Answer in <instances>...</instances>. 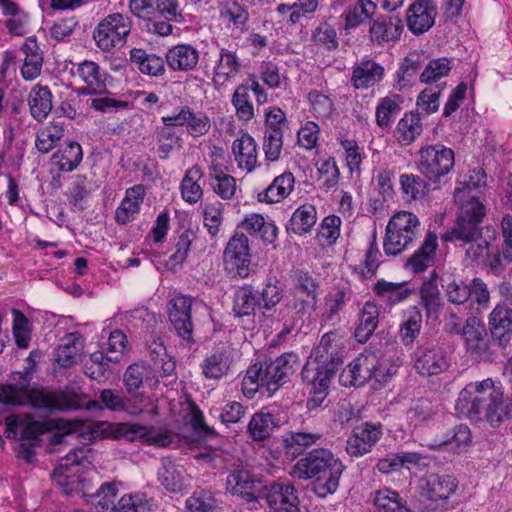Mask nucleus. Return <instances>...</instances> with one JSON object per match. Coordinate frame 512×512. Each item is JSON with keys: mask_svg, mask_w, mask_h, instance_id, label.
Masks as SVG:
<instances>
[{"mask_svg": "<svg viewBox=\"0 0 512 512\" xmlns=\"http://www.w3.org/2000/svg\"><path fill=\"white\" fill-rule=\"evenodd\" d=\"M260 305L259 290H255L251 285L236 290L233 304V311L236 316L251 315L256 307L260 309Z\"/></svg>", "mask_w": 512, "mask_h": 512, "instance_id": "obj_43", "label": "nucleus"}, {"mask_svg": "<svg viewBox=\"0 0 512 512\" xmlns=\"http://www.w3.org/2000/svg\"><path fill=\"white\" fill-rule=\"evenodd\" d=\"M256 480L249 470L235 468L226 477V490L232 495L240 496L246 502L256 500Z\"/></svg>", "mask_w": 512, "mask_h": 512, "instance_id": "obj_23", "label": "nucleus"}, {"mask_svg": "<svg viewBox=\"0 0 512 512\" xmlns=\"http://www.w3.org/2000/svg\"><path fill=\"white\" fill-rule=\"evenodd\" d=\"M471 443V432L466 425H457L450 432L447 433L446 437L440 442L428 444V447L432 450H439L446 445H454L457 453H460L469 446Z\"/></svg>", "mask_w": 512, "mask_h": 512, "instance_id": "obj_50", "label": "nucleus"}, {"mask_svg": "<svg viewBox=\"0 0 512 512\" xmlns=\"http://www.w3.org/2000/svg\"><path fill=\"white\" fill-rule=\"evenodd\" d=\"M186 507L190 512H217L218 503L211 492L200 491L186 500Z\"/></svg>", "mask_w": 512, "mask_h": 512, "instance_id": "obj_64", "label": "nucleus"}, {"mask_svg": "<svg viewBox=\"0 0 512 512\" xmlns=\"http://www.w3.org/2000/svg\"><path fill=\"white\" fill-rule=\"evenodd\" d=\"M201 177L202 172L198 166H194L187 171L181 182V193L186 202L194 204L202 197L203 191L198 184Z\"/></svg>", "mask_w": 512, "mask_h": 512, "instance_id": "obj_55", "label": "nucleus"}, {"mask_svg": "<svg viewBox=\"0 0 512 512\" xmlns=\"http://www.w3.org/2000/svg\"><path fill=\"white\" fill-rule=\"evenodd\" d=\"M379 323V308L372 302H366L360 310L355 338L366 343L373 335Z\"/></svg>", "mask_w": 512, "mask_h": 512, "instance_id": "obj_36", "label": "nucleus"}, {"mask_svg": "<svg viewBox=\"0 0 512 512\" xmlns=\"http://www.w3.org/2000/svg\"><path fill=\"white\" fill-rule=\"evenodd\" d=\"M145 187L141 184L134 185L126 190V195L115 212V219L119 224L132 221L140 212L144 201Z\"/></svg>", "mask_w": 512, "mask_h": 512, "instance_id": "obj_28", "label": "nucleus"}, {"mask_svg": "<svg viewBox=\"0 0 512 512\" xmlns=\"http://www.w3.org/2000/svg\"><path fill=\"white\" fill-rule=\"evenodd\" d=\"M344 470V464L330 449L314 448L294 464L290 475L299 480L313 479L314 492L324 498L336 492Z\"/></svg>", "mask_w": 512, "mask_h": 512, "instance_id": "obj_2", "label": "nucleus"}, {"mask_svg": "<svg viewBox=\"0 0 512 512\" xmlns=\"http://www.w3.org/2000/svg\"><path fill=\"white\" fill-rule=\"evenodd\" d=\"M403 28L402 20L396 16H378L370 26V40L378 45L397 41Z\"/></svg>", "mask_w": 512, "mask_h": 512, "instance_id": "obj_19", "label": "nucleus"}, {"mask_svg": "<svg viewBox=\"0 0 512 512\" xmlns=\"http://www.w3.org/2000/svg\"><path fill=\"white\" fill-rule=\"evenodd\" d=\"M65 134L62 124L51 123L37 132L35 145L39 152L48 153L55 148Z\"/></svg>", "mask_w": 512, "mask_h": 512, "instance_id": "obj_54", "label": "nucleus"}, {"mask_svg": "<svg viewBox=\"0 0 512 512\" xmlns=\"http://www.w3.org/2000/svg\"><path fill=\"white\" fill-rule=\"evenodd\" d=\"M240 227L250 234H258L266 243H273L278 234V229L273 222H266L261 214L252 213L246 215Z\"/></svg>", "mask_w": 512, "mask_h": 512, "instance_id": "obj_40", "label": "nucleus"}, {"mask_svg": "<svg viewBox=\"0 0 512 512\" xmlns=\"http://www.w3.org/2000/svg\"><path fill=\"white\" fill-rule=\"evenodd\" d=\"M151 509V500L140 492L123 495L114 506L115 512H149Z\"/></svg>", "mask_w": 512, "mask_h": 512, "instance_id": "obj_61", "label": "nucleus"}, {"mask_svg": "<svg viewBox=\"0 0 512 512\" xmlns=\"http://www.w3.org/2000/svg\"><path fill=\"white\" fill-rule=\"evenodd\" d=\"M295 178L289 171L277 176L273 182L261 193L258 200L266 203H278L285 199L293 190Z\"/></svg>", "mask_w": 512, "mask_h": 512, "instance_id": "obj_33", "label": "nucleus"}, {"mask_svg": "<svg viewBox=\"0 0 512 512\" xmlns=\"http://www.w3.org/2000/svg\"><path fill=\"white\" fill-rule=\"evenodd\" d=\"M454 152L441 144L429 145L419 150L417 167L423 177L439 188L441 179L454 167Z\"/></svg>", "mask_w": 512, "mask_h": 512, "instance_id": "obj_7", "label": "nucleus"}, {"mask_svg": "<svg viewBox=\"0 0 512 512\" xmlns=\"http://www.w3.org/2000/svg\"><path fill=\"white\" fill-rule=\"evenodd\" d=\"M451 68V60L446 57L430 60L420 75V81L423 83L436 82L447 76Z\"/></svg>", "mask_w": 512, "mask_h": 512, "instance_id": "obj_63", "label": "nucleus"}, {"mask_svg": "<svg viewBox=\"0 0 512 512\" xmlns=\"http://www.w3.org/2000/svg\"><path fill=\"white\" fill-rule=\"evenodd\" d=\"M193 299L180 295L168 303V316L175 334L184 343L191 346L194 343V324L191 316Z\"/></svg>", "mask_w": 512, "mask_h": 512, "instance_id": "obj_10", "label": "nucleus"}, {"mask_svg": "<svg viewBox=\"0 0 512 512\" xmlns=\"http://www.w3.org/2000/svg\"><path fill=\"white\" fill-rule=\"evenodd\" d=\"M461 334L465 338L466 345L471 353L480 359H488V345L485 341V328L477 321L475 317L466 320L465 326L462 328Z\"/></svg>", "mask_w": 512, "mask_h": 512, "instance_id": "obj_29", "label": "nucleus"}, {"mask_svg": "<svg viewBox=\"0 0 512 512\" xmlns=\"http://www.w3.org/2000/svg\"><path fill=\"white\" fill-rule=\"evenodd\" d=\"M426 56L423 52L412 51L403 59L396 75L397 88L399 90L410 86L423 67Z\"/></svg>", "mask_w": 512, "mask_h": 512, "instance_id": "obj_35", "label": "nucleus"}, {"mask_svg": "<svg viewBox=\"0 0 512 512\" xmlns=\"http://www.w3.org/2000/svg\"><path fill=\"white\" fill-rule=\"evenodd\" d=\"M376 4L371 0H358L349 7L345 19L346 27L354 28L372 17L376 11Z\"/></svg>", "mask_w": 512, "mask_h": 512, "instance_id": "obj_57", "label": "nucleus"}, {"mask_svg": "<svg viewBox=\"0 0 512 512\" xmlns=\"http://www.w3.org/2000/svg\"><path fill=\"white\" fill-rule=\"evenodd\" d=\"M150 368L142 363H133L125 371L123 382L126 391L133 394L139 390L145 380L149 378Z\"/></svg>", "mask_w": 512, "mask_h": 512, "instance_id": "obj_60", "label": "nucleus"}, {"mask_svg": "<svg viewBox=\"0 0 512 512\" xmlns=\"http://www.w3.org/2000/svg\"><path fill=\"white\" fill-rule=\"evenodd\" d=\"M232 152L240 168L246 169L248 172L255 169L257 165V143L250 134L245 133L234 140Z\"/></svg>", "mask_w": 512, "mask_h": 512, "instance_id": "obj_30", "label": "nucleus"}, {"mask_svg": "<svg viewBox=\"0 0 512 512\" xmlns=\"http://www.w3.org/2000/svg\"><path fill=\"white\" fill-rule=\"evenodd\" d=\"M82 148L77 142H70L63 149L57 151L52 156V161L58 166L59 170L73 171L82 160Z\"/></svg>", "mask_w": 512, "mask_h": 512, "instance_id": "obj_48", "label": "nucleus"}, {"mask_svg": "<svg viewBox=\"0 0 512 512\" xmlns=\"http://www.w3.org/2000/svg\"><path fill=\"white\" fill-rule=\"evenodd\" d=\"M493 341L499 347H506L512 336V308L497 305L489 316Z\"/></svg>", "mask_w": 512, "mask_h": 512, "instance_id": "obj_20", "label": "nucleus"}, {"mask_svg": "<svg viewBox=\"0 0 512 512\" xmlns=\"http://www.w3.org/2000/svg\"><path fill=\"white\" fill-rule=\"evenodd\" d=\"M159 0H130L129 8L132 14L146 21L148 32L165 37L173 33L172 24L156 19Z\"/></svg>", "mask_w": 512, "mask_h": 512, "instance_id": "obj_16", "label": "nucleus"}, {"mask_svg": "<svg viewBox=\"0 0 512 512\" xmlns=\"http://www.w3.org/2000/svg\"><path fill=\"white\" fill-rule=\"evenodd\" d=\"M206 378L218 379L225 375L230 368V356L227 350L217 349L206 357L201 364Z\"/></svg>", "mask_w": 512, "mask_h": 512, "instance_id": "obj_44", "label": "nucleus"}, {"mask_svg": "<svg viewBox=\"0 0 512 512\" xmlns=\"http://www.w3.org/2000/svg\"><path fill=\"white\" fill-rule=\"evenodd\" d=\"M168 67L173 71L193 70L199 62V51L190 44H178L165 54Z\"/></svg>", "mask_w": 512, "mask_h": 512, "instance_id": "obj_25", "label": "nucleus"}, {"mask_svg": "<svg viewBox=\"0 0 512 512\" xmlns=\"http://www.w3.org/2000/svg\"><path fill=\"white\" fill-rule=\"evenodd\" d=\"M322 437L319 432L289 431L283 435L282 441L286 454L296 457L306 448L317 444Z\"/></svg>", "mask_w": 512, "mask_h": 512, "instance_id": "obj_37", "label": "nucleus"}, {"mask_svg": "<svg viewBox=\"0 0 512 512\" xmlns=\"http://www.w3.org/2000/svg\"><path fill=\"white\" fill-rule=\"evenodd\" d=\"M301 379L305 384L311 386V397L306 402L307 409L309 411L317 409L329 394L328 389L332 378L318 375L312 368L303 367Z\"/></svg>", "mask_w": 512, "mask_h": 512, "instance_id": "obj_24", "label": "nucleus"}, {"mask_svg": "<svg viewBox=\"0 0 512 512\" xmlns=\"http://www.w3.org/2000/svg\"><path fill=\"white\" fill-rule=\"evenodd\" d=\"M77 74L85 83L78 89L79 95H101L106 92L108 74L93 61L85 60L77 67Z\"/></svg>", "mask_w": 512, "mask_h": 512, "instance_id": "obj_17", "label": "nucleus"}, {"mask_svg": "<svg viewBox=\"0 0 512 512\" xmlns=\"http://www.w3.org/2000/svg\"><path fill=\"white\" fill-rule=\"evenodd\" d=\"M384 67L372 59H363L353 68L351 83L356 89H368L384 77Z\"/></svg>", "mask_w": 512, "mask_h": 512, "instance_id": "obj_27", "label": "nucleus"}, {"mask_svg": "<svg viewBox=\"0 0 512 512\" xmlns=\"http://www.w3.org/2000/svg\"><path fill=\"white\" fill-rule=\"evenodd\" d=\"M210 184L213 191L223 200H232L237 193L236 179L225 173L221 166L211 165Z\"/></svg>", "mask_w": 512, "mask_h": 512, "instance_id": "obj_41", "label": "nucleus"}, {"mask_svg": "<svg viewBox=\"0 0 512 512\" xmlns=\"http://www.w3.org/2000/svg\"><path fill=\"white\" fill-rule=\"evenodd\" d=\"M420 222L408 211L396 213L386 226L383 250L387 256H397L406 250L419 234Z\"/></svg>", "mask_w": 512, "mask_h": 512, "instance_id": "obj_4", "label": "nucleus"}, {"mask_svg": "<svg viewBox=\"0 0 512 512\" xmlns=\"http://www.w3.org/2000/svg\"><path fill=\"white\" fill-rule=\"evenodd\" d=\"M486 215L485 206L476 198L466 201L456 219L455 226L441 235L444 242L472 243L481 237L480 224Z\"/></svg>", "mask_w": 512, "mask_h": 512, "instance_id": "obj_5", "label": "nucleus"}, {"mask_svg": "<svg viewBox=\"0 0 512 512\" xmlns=\"http://www.w3.org/2000/svg\"><path fill=\"white\" fill-rule=\"evenodd\" d=\"M382 436L383 426L381 423L363 422L353 428L346 442V452L351 457L368 454Z\"/></svg>", "mask_w": 512, "mask_h": 512, "instance_id": "obj_11", "label": "nucleus"}, {"mask_svg": "<svg viewBox=\"0 0 512 512\" xmlns=\"http://www.w3.org/2000/svg\"><path fill=\"white\" fill-rule=\"evenodd\" d=\"M422 131L423 125L419 113L407 112L399 120L394 136L401 146H408L421 135Z\"/></svg>", "mask_w": 512, "mask_h": 512, "instance_id": "obj_34", "label": "nucleus"}, {"mask_svg": "<svg viewBox=\"0 0 512 512\" xmlns=\"http://www.w3.org/2000/svg\"><path fill=\"white\" fill-rule=\"evenodd\" d=\"M436 15L432 0H417L407 10V27L414 35H421L434 25Z\"/></svg>", "mask_w": 512, "mask_h": 512, "instance_id": "obj_18", "label": "nucleus"}, {"mask_svg": "<svg viewBox=\"0 0 512 512\" xmlns=\"http://www.w3.org/2000/svg\"><path fill=\"white\" fill-rule=\"evenodd\" d=\"M457 488V478L454 475L446 473H430L419 481V490L447 501H449V497L456 492Z\"/></svg>", "mask_w": 512, "mask_h": 512, "instance_id": "obj_22", "label": "nucleus"}, {"mask_svg": "<svg viewBox=\"0 0 512 512\" xmlns=\"http://www.w3.org/2000/svg\"><path fill=\"white\" fill-rule=\"evenodd\" d=\"M279 427L278 419L264 409L255 413L247 427L249 436L257 442L267 439L275 428Z\"/></svg>", "mask_w": 512, "mask_h": 512, "instance_id": "obj_38", "label": "nucleus"}, {"mask_svg": "<svg viewBox=\"0 0 512 512\" xmlns=\"http://www.w3.org/2000/svg\"><path fill=\"white\" fill-rule=\"evenodd\" d=\"M449 365L445 350L437 345L419 347L415 352L414 368L424 376L438 375Z\"/></svg>", "mask_w": 512, "mask_h": 512, "instance_id": "obj_15", "label": "nucleus"}, {"mask_svg": "<svg viewBox=\"0 0 512 512\" xmlns=\"http://www.w3.org/2000/svg\"><path fill=\"white\" fill-rule=\"evenodd\" d=\"M373 291L389 306L404 301L412 294V290L406 287V283L388 282L384 279L378 280L374 284Z\"/></svg>", "mask_w": 512, "mask_h": 512, "instance_id": "obj_39", "label": "nucleus"}, {"mask_svg": "<svg viewBox=\"0 0 512 512\" xmlns=\"http://www.w3.org/2000/svg\"><path fill=\"white\" fill-rule=\"evenodd\" d=\"M410 509H412V512H447L449 501L419 490V494L413 499Z\"/></svg>", "mask_w": 512, "mask_h": 512, "instance_id": "obj_56", "label": "nucleus"}, {"mask_svg": "<svg viewBox=\"0 0 512 512\" xmlns=\"http://www.w3.org/2000/svg\"><path fill=\"white\" fill-rule=\"evenodd\" d=\"M457 406L469 418L485 419L492 426L499 425L506 415L501 387L491 379L466 385L459 394Z\"/></svg>", "mask_w": 512, "mask_h": 512, "instance_id": "obj_3", "label": "nucleus"}, {"mask_svg": "<svg viewBox=\"0 0 512 512\" xmlns=\"http://www.w3.org/2000/svg\"><path fill=\"white\" fill-rule=\"evenodd\" d=\"M440 281L449 303L453 305H463L470 299L471 291L469 289V283H466L462 279L452 278L446 280L443 277Z\"/></svg>", "mask_w": 512, "mask_h": 512, "instance_id": "obj_53", "label": "nucleus"}, {"mask_svg": "<svg viewBox=\"0 0 512 512\" xmlns=\"http://www.w3.org/2000/svg\"><path fill=\"white\" fill-rule=\"evenodd\" d=\"M373 503L379 512H412L399 493L388 488L375 492Z\"/></svg>", "mask_w": 512, "mask_h": 512, "instance_id": "obj_47", "label": "nucleus"}, {"mask_svg": "<svg viewBox=\"0 0 512 512\" xmlns=\"http://www.w3.org/2000/svg\"><path fill=\"white\" fill-rule=\"evenodd\" d=\"M343 354V336L337 331H330L322 336L314 349V360L308 361L304 367L312 368L318 375L332 378L343 364Z\"/></svg>", "mask_w": 512, "mask_h": 512, "instance_id": "obj_6", "label": "nucleus"}, {"mask_svg": "<svg viewBox=\"0 0 512 512\" xmlns=\"http://www.w3.org/2000/svg\"><path fill=\"white\" fill-rule=\"evenodd\" d=\"M266 389L269 393L276 392L280 386L289 381L300 366L299 357L293 352L283 353L274 361L264 362Z\"/></svg>", "mask_w": 512, "mask_h": 512, "instance_id": "obj_12", "label": "nucleus"}, {"mask_svg": "<svg viewBox=\"0 0 512 512\" xmlns=\"http://www.w3.org/2000/svg\"><path fill=\"white\" fill-rule=\"evenodd\" d=\"M384 376L385 373L379 366L377 355L373 352H364L341 371L339 382L345 387L361 386L372 378L380 382Z\"/></svg>", "mask_w": 512, "mask_h": 512, "instance_id": "obj_9", "label": "nucleus"}, {"mask_svg": "<svg viewBox=\"0 0 512 512\" xmlns=\"http://www.w3.org/2000/svg\"><path fill=\"white\" fill-rule=\"evenodd\" d=\"M28 105L31 116L38 122L47 118L52 110V93L47 86L36 84L29 92Z\"/></svg>", "mask_w": 512, "mask_h": 512, "instance_id": "obj_32", "label": "nucleus"}, {"mask_svg": "<svg viewBox=\"0 0 512 512\" xmlns=\"http://www.w3.org/2000/svg\"><path fill=\"white\" fill-rule=\"evenodd\" d=\"M0 403L9 406L30 405L49 414L74 411L82 407L77 393L52 391L43 387H30L25 379L18 384H0Z\"/></svg>", "mask_w": 512, "mask_h": 512, "instance_id": "obj_1", "label": "nucleus"}, {"mask_svg": "<svg viewBox=\"0 0 512 512\" xmlns=\"http://www.w3.org/2000/svg\"><path fill=\"white\" fill-rule=\"evenodd\" d=\"M400 107V96L392 95L384 97L376 107V123L384 129L388 128L392 123V117L399 113Z\"/></svg>", "mask_w": 512, "mask_h": 512, "instance_id": "obj_58", "label": "nucleus"}, {"mask_svg": "<svg viewBox=\"0 0 512 512\" xmlns=\"http://www.w3.org/2000/svg\"><path fill=\"white\" fill-rule=\"evenodd\" d=\"M400 185L404 197L408 200L422 199L433 189V184L425 177L414 174H402Z\"/></svg>", "mask_w": 512, "mask_h": 512, "instance_id": "obj_45", "label": "nucleus"}, {"mask_svg": "<svg viewBox=\"0 0 512 512\" xmlns=\"http://www.w3.org/2000/svg\"><path fill=\"white\" fill-rule=\"evenodd\" d=\"M316 222V208L311 204H304L294 211L286 229L294 234L304 235L311 231Z\"/></svg>", "mask_w": 512, "mask_h": 512, "instance_id": "obj_42", "label": "nucleus"}, {"mask_svg": "<svg viewBox=\"0 0 512 512\" xmlns=\"http://www.w3.org/2000/svg\"><path fill=\"white\" fill-rule=\"evenodd\" d=\"M9 429L13 427L21 430V439L36 441L40 434L46 431L44 423L37 421L33 416L26 414L23 417L8 418Z\"/></svg>", "mask_w": 512, "mask_h": 512, "instance_id": "obj_49", "label": "nucleus"}, {"mask_svg": "<svg viewBox=\"0 0 512 512\" xmlns=\"http://www.w3.org/2000/svg\"><path fill=\"white\" fill-rule=\"evenodd\" d=\"M250 248L248 237L243 233L236 232L227 243L224 250V262L227 268L235 270L241 278L249 274Z\"/></svg>", "mask_w": 512, "mask_h": 512, "instance_id": "obj_13", "label": "nucleus"}, {"mask_svg": "<svg viewBox=\"0 0 512 512\" xmlns=\"http://www.w3.org/2000/svg\"><path fill=\"white\" fill-rule=\"evenodd\" d=\"M422 326V314L413 306L405 312V319L400 325L399 335L404 345H410L418 337Z\"/></svg>", "mask_w": 512, "mask_h": 512, "instance_id": "obj_52", "label": "nucleus"}, {"mask_svg": "<svg viewBox=\"0 0 512 512\" xmlns=\"http://www.w3.org/2000/svg\"><path fill=\"white\" fill-rule=\"evenodd\" d=\"M100 402L105 408L119 412L126 411L130 414H139L142 408L136 405L130 406V402L126 401L118 391L113 389H104L100 392Z\"/></svg>", "mask_w": 512, "mask_h": 512, "instance_id": "obj_59", "label": "nucleus"}, {"mask_svg": "<svg viewBox=\"0 0 512 512\" xmlns=\"http://www.w3.org/2000/svg\"><path fill=\"white\" fill-rule=\"evenodd\" d=\"M265 498L271 512H300L299 499L293 484L273 482L266 487Z\"/></svg>", "mask_w": 512, "mask_h": 512, "instance_id": "obj_14", "label": "nucleus"}, {"mask_svg": "<svg viewBox=\"0 0 512 512\" xmlns=\"http://www.w3.org/2000/svg\"><path fill=\"white\" fill-rule=\"evenodd\" d=\"M130 61L143 73L153 77L164 75L165 62L161 56L155 53H148L141 48H133L130 51Z\"/></svg>", "mask_w": 512, "mask_h": 512, "instance_id": "obj_31", "label": "nucleus"}, {"mask_svg": "<svg viewBox=\"0 0 512 512\" xmlns=\"http://www.w3.org/2000/svg\"><path fill=\"white\" fill-rule=\"evenodd\" d=\"M438 237L434 232H428L424 242L406 261L405 267L413 273L424 272L432 267L436 259Z\"/></svg>", "mask_w": 512, "mask_h": 512, "instance_id": "obj_21", "label": "nucleus"}, {"mask_svg": "<svg viewBox=\"0 0 512 512\" xmlns=\"http://www.w3.org/2000/svg\"><path fill=\"white\" fill-rule=\"evenodd\" d=\"M241 63L236 52L222 48L219 52V59L214 69V81L222 82L234 77L240 72Z\"/></svg>", "mask_w": 512, "mask_h": 512, "instance_id": "obj_46", "label": "nucleus"}, {"mask_svg": "<svg viewBox=\"0 0 512 512\" xmlns=\"http://www.w3.org/2000/svg\"><path fill=\"white\" fill-rule=\"evenodd\" d=\"M84 347V339L79 332L67 333L62 343L54 350V360L61 368H69L76 364L77 357Z\"/></svg>", "mask_w": 512, "mask_h": 512, "instance_id": "obj_26", "label": "nucleus"}, {"mask_svg": "<svg viewBox=\"0 0 512 512\" xmlns=\"http://www.w3.org/2000/svg\"><path fill=\"white\" fill-rule=\"evenodd\" d=\"M249 87L239 85L232 96V104L240 120L249 121L254 117L253 104L250 102Z\"/></svg>", "mask_w": 512, "mask_h": 512, "instance_id": "obj_62", "label": "nucleus"}, {"mask_svg": "<svg viewBox=\"0 0 512 512\" xmlns=\"http://www.w3.org/2000/svg\"><path fill=\"white\" fill-rule=\"evenodd\" d=\"M131 31L129 17L121 13H112L102 19L93 31V39L97 47L109 52L114 48H120L126 42Z\"/></svg>", "mask_w": 512, "mask_h": 512, "instance_id": "obj_8", "label": "nucleus"}, {"mask_svg": "<svg viewBox=\"0 0 512 512\" xmlns=\"http://www.w3.org/2000/svg\"><path fill=\"white\" fill-rule=\"evenodd\" d=\"M158 479L168 491H179L183 485L182 468L176 466L171 460L163 458L158 469Z\"/></svg>", "mask_w": 512, "mask_h": 512, "instance_id": "obj_51", "label": "nucleus"}]
</instances>
